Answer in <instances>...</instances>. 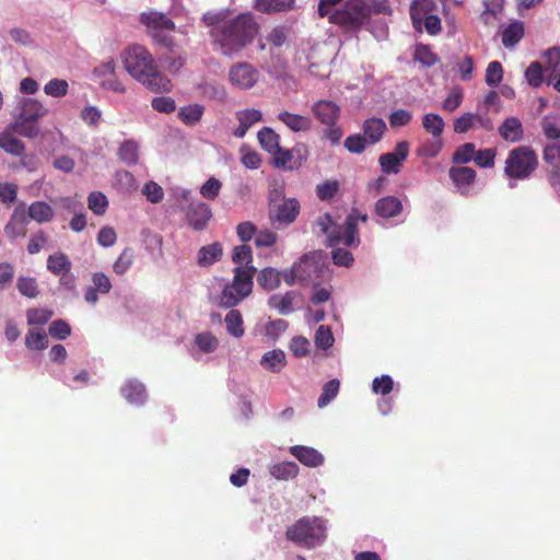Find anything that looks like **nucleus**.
<instances>
[{"mask_svg": "<svg viewBox=\"0 0 560 560\" xmlns=\"http://www.w3.org/2000/svg\"><path fill=\"white\" fill-rule=\"evenodd\" d=\"M121 62L127 73L153 93H167L172 90L171 80L165 77L150 54L141 45H132L121 52Z\"/></svg>", "mask_w": 560, "mask_h": 560, "instance_id": "f257e3e1", "label": "nucleus"}, {"mask_svg": "<svg viewBox=\"0 0 560 560\" xmlns=\"http://www.w3.org/2000/svg\"><path fill=\"white\" fill-rule=\"evenodd\" d=\"M259 30L253 14L242 13L212 30L214 43L225 56H232L250 44Z\"/></svg>", "mask_w": 560, "mask_h": 560, "instance_id": "f03ea898", "label": "nucleus"}, {"mask_svg": "<svg viewBox=\"0 0 560 560\" xmlns=\"http://www.w3.org/2000/svg\"><path fill=\"white\" fill-rule=\"evenodd\" d=\"M368 214L361 213L358 209H353L347 217L342 225H337L328 213L320 214L316 219V233L325 234L327 245L335 247L340 244L348 247H357L360 243L358 233V223L366 222Z\"/></svg>", "mask_w": 560, "mask_h": 560, "instance_id": "7ed1b4c3", "label": "nucleus"}, {"mask_svg": "<svg viewBox=\"0 0 560 560\" xmlns=\"http://www.w3.org/2000/svg\"><path fill=\"white\" fill-rule=\"evenodd\" d=\"M285 535L294 544L314 549L322 546L327 538L326 522L317 516H305L289 526Z\"/></svg>", "mask_w": 560, "mask_h": 560, "instance_id": "20e7f679", "label": "nucleus"}, {"mask_svg": "<svg viewBox=\"0 0 560 560\" xmlns=\"http://www.w3.org/2000/svg\"><path fill=\"white\" fill-rule=\"evenodd\" d=\"M47 113L48 109L39 101L22 97L18 101L12 129L23 137L33 139L39 133L36 121Z\"/></svg>", "mask_w": 560, "mask_h": 560, "instance_id": "39448f33", "label": "nucleus"}, {"mask_svg": "<svg viewBox=\"0 0 560 560\" xmlns=\"http://www.w3.org/2000/svg\"><path fill=\"white\" fill-rule=\"evenodd\" d=\"M538 166V156L528 145H520L511 150L504 163V174L510 178L509 187L514 188V180H525Z\"/></svg>", "mask_w": 560, "mask_h": 560, "instance_id": "423d86ee", "label": "nucleus"}, {"mask_svg": "<svg viewBox=\"0 0 560 560\" xmlns=\"http://www.w3.org/2000/svg\"><path fill=\"white\" fill-rule=\"evenodd\" d=\"M300 213V202L295 198L284 197L281 189L269 192L268 215L273 228L280 230L292 224Z\"/></svg>", "mask_w": 560, "mask_h": 560, "instance_id": "0eeeda50", "label": "nucleus"}, {"mask_svg": "<svg viewBox=\"0 0 560 560\" xmlns=\"http://www.w3.org/2000/svg\"><path fill=\"white\" fill-rule=\"evenodd\" d=\"M233 280L224 284L220 295V305L226 308L238 305L253 291L254 277L238 270H233Z\"/></svg>", "mask_w": 560, "mask_h": 560, "instance_id": "6e6552de", "label": "nucleus"}, {"mask_svg": "<svg viewBox=\"0 0 560 560\" xmlns=\"http://www.w3.org/2000/svg\"><path fill=\"white\" fill-rule=\"evenodd\" d=\"M142 23L149 28L152 37L166 47L173 46L170 33L174 31L173 21L161 12H148L141 15Z\"/></svg>", "mask_w": 560, "mask_h": 560, "instance_id": "1a4fd4ad", "label": "nucleus"}, {"mask_svg": "<svg viewBox=\"0 0 560 560\" xmlns=\"http://www.w3.org/2000/svg\"><path fill=\"white\" fill-rule=\"evenodd\" d=\"M260 79V72L248 62L233 63L228 72L230 84L240 91L253 89Z\"/></svg>", "mask_w": 560, "mask_h": 560, "instance_id": "9d476101", "label": "nucleus"}, {"mask_svg": "<svg viewBox=\"0 0 560 560\" xmlns=\"http://www.w3.org/2000/svg\"><path fill=\"white\" fill-rule=\"evenodd\" d=\"M369 13V8L363 0H349L342 10H335L330 14V22L342 25H355L361 23Z\"/></svg>", "mask_w": 560, "mask_h": 560, "instance_id": "9b49d317", "label": "nucleus"}, {"mask_svg": "<svg viewBox=\"0 0 560 560\" xmlns=\"http://www.w3.org/2000/svg\"><path fill=\"white\" fill-rule=\"evenodd\" d=\"M409 154V143L400 141L396 144L393 152H387L378 158L382 172L385 174H397L400 172L402 162Z\"/></svg>", "mask_w": 560, "mask_h": 560, "instance_id": "f8f14e48", "label": "nucleus"}, {"mask_svg": "<svg viewBox=\"0 0 560 560\" xmlns=\"http://www.w3.org/2000/svg\"><path fill=\"white\" fill-rule=\"evenodd\" d=\"M234 116L237 121V127L232 131V133L237 139H243L255 124L262 120V113L256 108L236 110Z\"/></svg>", "mask_w": 560, "mask_h": 560, "instance_id": "ddd939ff", "label": "nucleus"}, {"mask_svg": "<svg viewBox=\"0 0 560 560\" xmlns=\"http://www.w3.org/2000/svg\"><path fill=\"white\" fill-rule=\"evenodd\" d=\"M112 289V282L104 272H94L92 275V284L85 289L84 300L91 305L98 302V294H107Z\"/></svg>", "mask_w": 560, "mask_h": 560, "instance_id": "4468645a", "label": "nucleus"}, {"mask_svg": "<svg viewBox=\"0 0 560 560\" xmlns=\"http://www.w3.org/2000/svg\"><path fill=\"white\" fill-rule=\"evenodd\" d=\"M272 158L277 167H283L290 171L300 167L306 160V155L302 152L301 148H294L292 150L280 148L279 152L275 153Z\"/></svg>", "mask_w": 560, "mask_h": 560, "instance_id": "2eb2a0df", "label": "nucleus"}, {"mask_svg": "<svg viewBox=\"0 0 560 560\" xmlns=\"http://www.w3.org/2000/svg\"><path fill=\"white\" fill-rule=\"evenodd\" d=\"M317 257H319V255L316 253L307 254L296 261V265L300 266L299 273L301 275V283L314 282L320 277L319 273L323 270L317 261Z\"/></svg>", "mask_w": 560, "mask_h": 560, "instance_id": "dca6fc26", "label": "nucleus"}, {"mask_svg": "<svg viewBox=\"0 0 560 560\" xmlns=\"http://www.w3.org/2000/svg\"><path fill=\"white\" fill-rule=\"evenodd\" d=\"M289 452L292 456H294L300 463L307 467H319L324 464L325 457L314 447L304 446V445H294L289 448Z\"/></svg>", "mask_w": 560, "mask_h": 560, "instance_id": "f3484780", "label": "nucleus"}, {"mask_svg": "<svg viewBox=\"0 0 560 560\" xmlns=\"http://www.w3.org/2000/svg\"><path fill=\"white\" fill-rule=\"evenodd\" d=\"M232 261L235 265L233 270L244 271L252 277L256 273V267L253 265V252L247 245H238L233 248Z\"/></svg>", "mask_w": 560, "mask_h": 560, "instance_id": "a211bd4d", "label": "nucleus"}, {"mask_svg": "<svg viewBox=\"0 0 560 560\" xmlns=\"http://www.w3.org/2000/svg\"><path fill=\"white\" fill-rule=\"evenodd\" d=\"M211 217V209L205 202L192 203L187 212L188 224L196 231L206 229Z\"/></svg>", "mask_w": 560, "mask_h": 560, "instance_id": "6ab92c4d", "label": "nucleus"}, {"mask_svg": "<svg viewBox=\"0 0 560 560\" xmlns=\"http://www.w3.org/2000/svg\"><path fill=\"white\" fill-rule=\"evenodd\" d=\"M312 113L324 125L337 122L340 114L339 106L330 101H318L312 105Z\"/></svg>", "mask_w": 560, "mask_h": 560, "instance_id": "aec40b11", "label": "nucleus"}, {"mask_svg": "<svg viewBox=\"0 0 560 560\" xmlns=\"http://www.w3.org/2000/svg\"><path fill=\"white\" fill-rule=\"evenodd\" d=\"M122 397L131 405L140 406L147 400L144 385L138 380H127L120 388Z\"/></svg>", "mask_w": 560, "mask_h": 560, "instance_id": "412c9836", "label": "nucleus"}, {"mask_svg": "<svg viewBox=\"0 0 560 560\" xmlns=\"http://www.w3.org/2000/svg\"><path fill=\"white\" fill-rule=\"evenodd\" d=\"M278 120L285 125L293 132H307L312 129V119L288 110L277 115Z\"/></svg>", "mask_w": 560, "mask_h": 560, "instance_id": "4be33fe9", "label": "nucleus"}, {"mask_svg": "<svg viewBox=\"0 0 560 560\" xmlns=\"http://www.w3.org/2000/svg\"><path fill=\"white\" fill-rule=\"evenodd\" d=\"M450 177L462 195H468L470 186L475 182L476 172L467 166L452 167Z\"/></svg>", "mask_w": 560, "mask_h": 560, "instance_id": "5701e85b", "label": "nucleus"}, {"mask_svg": "<svg viewBox=\"0 0 560 560\" xmlns=\"http://www.w3.org/2000/svg\"><path fill=\"white\" fill-rule=\"evenodd\" d=\"M402 211L401 201L395 196H386L375 203V213L382 219H392Z\"/></svg>", "mask_w": 560, "mask_h": 560, "instance_id": "b1692460", "label": "nucleus"}, {"mask_svg": "<svg viewBox=\"0 0 560 560\" xmlns=\"http://www.w3.org/2000/svg\"><path fill=\"white\" fill-rule=\"evenodd\" d=\"M223 256V247L219 242L202 246L197 254V265L202 268H208Z\"/></svg>", "mask_w": 560, "mask_h": 560, "instance_id": "393cba45", "label": "nucleus"}, {"mask_svg": "<svg viewBox=\"0 0 560 560\" xmlns=\"http://www.w3.org/2000/svg\"><path fill=\"white\" fill-rule=\"evenodd\" d=\"M260 365L264 370L279 373L287 365V355L281 349H273L262 354Z\"/></svg>", "mask_w": 560, "mask_h": 560, "instance_id": "a878e982", "label": "nucleus"}, {"mask_svg": "<svg viewBox=\"0 0 560 560\" xmlns=\"http://www.w3.org/2000/svg\"><path fill=\"white\" fill-rule=\"evenodd\" d=\"M435 9L434 0H413L410 5V16L417 31L422 30V21L425 15Z\"/></svg>", "mask_w": 560, "mask_h": 560, "instance_id": "bb28decb", "label": "nucleus"}, {"mask_svg": "<svg viewBox=\"0 0 560 560\" xmlns=\"http://www.w3.org/2000/svg\"><path fill=\"white\" fill-rule=\"evenodd\" d=\"M499 133L506 141H521L524 135L523 125L518 118L509 117L500 126Z\"/></svg>", "mask_w": 560, "mask_h": 560, "instance_id": "cd10ccee", "label": "nucleus"}, {"mask_svg": "<svg viewBox=\"0 0 560 560\" xmlns=\"http://www.w3.org/2000/svg\"><path fill=\"white\" fill-rule=\"evenodd\" d=\"M288 34L289 30L287 27L275 26L259 39V48L264 50L268 45L273 48H280L287 43Z\"/></svg>", "mask_w": 560, "mask_h": 560, "instance_id": "c85d7f7f", "label": "nucleus"}, {"mask_svg": "<svg viewBox=\"0 0 560 560\" xmlns=\"http://www.w3.org/2000/svg\"><path fill=\"white\" fill-rule=\"evenodd\" d=\"M540 129L545 142H553L560 138V115L549 114L540 120Z\"/></svg>", "mask_w": 560, "mask_h": 560, "instance_id": "c756f323", "label": "nucleus"}, {"mask_svg": "<svg viewBox=\"0 0 560 560\" xmlns=\"http://www.w3.org/2000/svg\"><path fill=\"white\" fill-rule=\"evenodd\" d=\"M27 209L30 219L39 224L50 222L55 217L52 207L45 201H34Z\"/></svg>", "mask_w": 560, "mask_h": 560, "instance_id": "7c9ffc66", "label": "nucleus"}, {"mask_svg": "<svg viewBox=\"0 0 560 560\" xmlns=\"http://www.w3.org/2000/svg\"><path fill=\"white\" fill-rule=\"evenodd\" d=\"M295 0H255L254 8L262 13L284 12L294 8Z\"/></svg>", "mask_w": 560, "mask_h": 560, "instance_id": "2f4dec72", "label": "nucleus"}, {"mask_svg": "<svg viewBox=\"0 0 560 560\" xmlns=\"http://www.w3.org/2000/svg\"><path fill=\"white\" fill-rule=\"evenodd\" d=\"M219 347V340L209 331H203L195 336L191 354L196 355V351L201 353H212Z\"/></svg>", "mask_w": 560, "mask_h": 560, "instance_id": "473e14b6", "label": "nucleus"}, {"mask_svg": "<svg viewBox=\"0 0 560 560\" xmlns=\"http://www.w3.org/2000/svg\"><path fill=\"white\" fill-rule=\"evenodd\" d=\"M257 139L261 148L271 155L279 152L281 148L280 136L269 127L261 128L257 133Z\"/></svg>", "mask_w": 560, "mask_h": 560, "instance_id": "72a5a7b5", "label": "nucleus"}, {"mask_svg": "<svg viewBox=\"0 0 560 560\" xmlns=\"http://www.w3.org/2000/svg\"><path fill=\"white\" fill-rule=\"evenodd\" d=\"M385 129V121L376 117L366 119L363 125L364 137L366 138L370 144L378 142L382 139Z\"/></svg>", "mask_w": 560, "mask_h": 560, "instance_id": "f704fd0d", "label": "nucleus"}, {"mask_svg": "<svg viewBox=\"0 0 560 560\" xmlns=\"http://www.w3.org/2000/svg\"><path fill=\"white\" fill-rule=\"evenodd\" d=\"M296 294L293 291L285 294H273L268 300V305L277 310L282 315H288L293 312V302Z\"/></svg>", "mask_w": 560, "mask_h": 560, "instance_id": "c9c22d12", "label": "nucleus"}, {"mask_svg": "<svg viewBox=\"0 0 560 560\" xmlns=\"http://www.w3.org/2000/svg\"><path fill=\"white\" fill-rule=\"evenodd\" d=\"M524 36V25L515 21L502 30V44L505 48H513Z\"/></svg>", "mask_w": 560, "mask_h": 560, "instance_id": "e433bc0d", "label": "nucleus"}, {"mask_svg": "<svg viewBox=\"0 0 560 560\" xmlns=\"http://www.w3.org/2000/svg\"><path fill=\"white\" fill-rule=\"evenodd\" d=\"M115 188L125 195H130L138 188L135 176L127 171H117L114 178Z\"/></svg>", "mask_w": 560, "mask_h": 560, "instance_id": "4c0bfd02", "label": "nucleus"}, {"mask_svg": "<svg viewBox=\"0 0 560 560\" xmlns=\"http://www.w3.org/2000/svg\"><path fill=\"white\" fill-rule=\"evenodd\" d=\"M228 332L234 338H241L245 334L244 320L240 311L231 310L224 317Z\"/></svg>", "mask_w": 560, "mask_h": 560, "instance_id": "58836bf2", "label": "nucleus"}, {"mask_svg": "<svg viewBox=\"0 0 560 560\" xmlns=\"http://www.w3.org/2000/svg\"><path fill=\"white\" fill-rule=\"evenodd\" d=\"M422 128L431 137H442L445 129L444 119L434 113H428L422 116Z\"/></svg>", "mask_w": 560, "mask_h": 560, "instance_id": "ea45409f", "label": "nucleus"}, {"mask_svg": "<svg viewBox=\"0 0 560 560\" xmlns=\"http://www.w3.org/2000/svg\"><path fill=\"white\" fill-rule=\"evenodd\" d=\"M269 471L278 480H290L298 476L299 466L293 462H282L271 465Z\"/></svg>", "mask_w": 560, "mask_h": 560, "instance_id": "a19ab883", "label": "nucleus"}, {"mask_svg": "<svg viewBox=\"0 0 560 560\" xmlns=\"http://www.w3.org/2000/svg\"><path fill=\"white\" fill-rule=\"evenodd\" d=\"M257 282L267 291L276 290L281 283V272L271 267L264 268L257 277Z\"/></svg>", "mask_w": 560, "mask_h": 560, "instance_id": "79ce46f5", "label": "nucleus"}, {"mask_svg": "<svg viewBox=\"0 0 560 560\" xmlns=\"http://www.w3.org/2000/svg\"><path fill=\"white\" fill-rule=\"evenodd\" d=\"M0 148L12 155H21L25 149L23 142L9 130L0 133Z\"/></svg>", "mask_w": 560, "mask_h": 560, "instance_id": "37998d69", "label": "nucleus"}, {"mask_svg": "<svg viewBox=\"0 0 560 560\" xmlns=\"http://www.w3.org/2000/svg\"><path fill=\"white\" fill-rule=\"evenodd\" d=\"M205 107L200 104H189L178 112L179 119L188 126L196 125L202 117Z\"/></svg>", "mask_w": 560, "mask_h": 560, "instance_id": "c03bdc74", "label": "nucleus"}, {"mask_svg": "<svg viewBox=\"0 0 560 560\" xmlns=\"http://www.w3.org/2000/svg\"><path fill=\"white\" fill-rule=\"evenodd\" d=\"M47 268L57 276L66 275L71 268V262L62 253L50 255L47 259Z\"/></svg>", "mask_w": 560, "mask_h": 560, "instance_id": "a18cd8bd", "label": "nucleus"}, {"mask_svg": "<svg viewBox=\"0 0 560 560\" xmlns=\"http://www.w3.org/2000/svg\"><path fill=\"white\" fill-rule=\"evenodd\" d=\"M25 346L30 350H42L48 346V335L39 328H32L25 336Z\"/></svg>", "mask_w": 560, "mask_h": 560, "instance_id": "49530a36", "label": "nucleus"}, {"mask_svg": "<svg viewBox=\"0 0 560 560\" xmlns=\"http://www.w3.org/2000/svg\"><path fill=\"white\" fill-rule=\"evenodd\" d=\"M118 155L126 164H136L139 160V145L135 140L124 141L118 150Z\"/></svg>", "mask_w": 560, "mask_h": 560, "instance_id": "de8ad7c7", "label": "nucleus"}, {"mask_svg": "<svg viewBox=\"0 0 560 560\" xmlns=\"http://www.w3.org/2000/svg\"><path fill=\"white\" fill-rule=\"evenodd\" d=\"M444 145L442 137H431L425 140L418 148V155L422 158L433 159L435 158Z\"/></svg>", "mask_w": 560, "mask_h": 560, "instance_id": "09e8293b", "label": "nucleus"}, {"mask_svg": "<svg viewBox=\"0 0 560 560\" xmlns=\"http://www.w3.org/2000/svg\"><path fill=\"white\" fill-rule=\"evenodd\" d=\"M288 328L283 319L270 320L260 328V332L268 341H276Z\"/></svg>", "mask_w": 560, "mask_h": 560, "instance_id": "8fccbe9b", "label": "nucleus"}, {"mask_svg": "<svg viewBox=\"0 0 560 560\" xmlns=\"http://www.w3.org/2000/svg\"><path fill=\"white\" fill-rule=\"evenodd\" d=\"M88 207L96 215H103L108 208L107 197L101 191H92L88 197Z\"/></svg>", "mask_w": 560, "mask_h": 560, "instance_id": "3c124183", "label": "nucleus"}, {"mask_svg": "<svg viewBox=\"0 0 560 560\" xmlns=\"http://www.w3.org/2000/svg\"><path fill=\"white\" fill-rule=\"evenodd\" d=\"M69 83L63 79H51L44 85V93L51 97H62L68 94Z\"/></svg>", "mask_w": 560, "mask_h": 560, "instance_id": "603ef678", "label": "nucleus"}, {"mask_svg": "<svg viewBox=\"0 0 560 560\" xmlns=\"http://www.w3.org/2000/svg\"><path fill=\"white\" fill-rule=\"evenodd\" d=\"M315 346L322 350H328L332 347L335 338L330 327L320 325L314 337Z\"/></svg>", "mask_w": 560, "mask_h": 560, "instance_id": "864d4df0", "label": "nucleus"}, {"mask_svg": "<svg viewBox=\"0 0 560 560\" xmlns=\"http://www.w3.org/2000/svg\"><path fill=\"white\" fill-rule=\"evenodd\" d=\"M102 110L94 105H86L80 112L82 121L92 128H96L102 121Z\"/></svg>", "mask_w": 560, "mask_h": 560, "instance_id": "5fc2aeb1", "label": "nucleus"}, {"mask_svg": "<svg viewBox=\"0 0 560 560\" xmlns=\"http://www.w3.org/2000/svg\"><path fill=\"white\" fill-rule=\"evenodd\" d=\"M339 386L340 383L338 380H331L324 385L323 392L317 400L319 408L326 407L337 396Z\"/></svg>", "mask_w": 560, "mask_h": 560, "instance_id": "6e6d98bb", "label": "nucleus"}, {"mask_svg": "<svg viewBox=\"0 0 560 560\" xmlns=\"http://www.w3.org/2000/svg\"><path fill=\"white\" fill-rule=\"evenodd\" d=\"M133 262V250L125 248L113 265V270L117 275L126 273Z\"/></svg>", "mask_w": 560, "mask_h": 560, "instance_id": "4d7b16f0", "label": "nucleus"}, {"mask_svg": "<svg viewBox=\"0 0 560 560\" xmlns=\"http://www.w3.org/2000/svg\"><path fill=\"white\" fill-rule=\"evenodd\" d=\"M544 160L553 166L560 165V138L553 142H545L542 151Z\"/></svg>", "mask_w": 560, "mask_h": 560, "instance_id": "13d9d810", "label": "nucleus"}, {"mask_svg": "<svg viewBox=\"0 0 560 560\" xmlns=\"http://www.w3.org/2000/svg\"><path fill=\"white\" fill-rule=\"evenodd\" d=\"M525 79L530 86H540L544 82L542 66L538 61L532 62L525 70Z\"/></svg>", "mask_w": 560, "mask_h": 560, "instance_id": "bf43d9fd", "label": "nucleus"}, {"mask_svg": "<svg viewBox=\"0 0 560 560\" xmlns=\"http://www.w3.org/2000/svg\"><path fill=\"white\" fill-rule=\"evenodd\" d=\"M503 78V68L499 61H491L486 69V83L489 86H498Z\"/></svg>", "mask_w": 560, "mask_h": 560, "instance_id": "052dcab7", "label": "nucleus"}, {"mask_svg": "<svg viewBox=\"0 0 560 560\" xmlns=\"http://www.w3.org/2000/svg\"><path fill=\"white\" fill-rule=\"evenodd\" d=\"M19 292L27 298H35L38 294L37 283L34 278L20 277L16 283Z\"/></svg>", "mask_w": 560, "mask_h": 560, "instance_id": "680f3d73", "label": "nucleus"}, {"mask_svg": "<svg viewBox=\"0 0 560 560\" xmlns=\"http://www.w3.org/2000/svg\"><path fill=\"white\" fill-rule=\"evenodd\" d=\"M221 188H222V183L215 177H210L200 187V194L203 198L213 200L219 196Z\"/></svg>", "mask_w": 560, "mask_h": 560, "instance_id": "e2e57ef3", "label": "nucleus"}, {"mask_svg": "<svg viewBox=\"0 0 560 560\" xmlns=\"http://www.w3.org/2000/svg\"><path fill=\"white\" fill-rule=\"evenodd\" d=\"M394 387V381L389 375L375 377L372 382V392L376 395H387Z\"/></svg>", "mask_w": 560, "mask_h": 560, "instance_id": "0e129e2a", "label": "nucleus"}, {"mask_svg": "<svg viewBox=\"0 0 560 560\" xmlns=\"http://www.w3.org/2000/svg\"><path fill=\"white\" fill-rule=\"evenodd\" d=\"M477 118V114L466 113L462 115L454 121V131L456 133L467 132L469 129L475 127Z\"/></svg>", "mask_w": 560, "mask_h": 560, "instance_id": "69168bd1", "label": "nucleus"}, {"mask_svg": "<svg viewBox=\"0 0 560 560\" xmlns=\"http://www.w3.org/2000/svg\"><path fill=\"white\" fill-rule=\"evenodd\" d=\"M52 316V312L45 308H32L27 312V324L35 325H44L46 324L50 317Z\"/></svg>", "mask_w": 560, "mask_h": 560, "instance_id": "338daca9", "label": "nucleus"}, {"mask_svg": "<svg viewBox=\"0 0 560 560\" xmlns=\"http://www.w3.org/2000/svg\"><path fill=\"white\" fill-rule=\"evenodd\" d=\"M545 59V70L552 72L553 70L560 69V47L555 46L547 49L544 55Z\"/></svg>", "mask_w": 560, "mask_h": 560, "instance_id": "774afa93", "label": "nucleus"}]
</instances>
